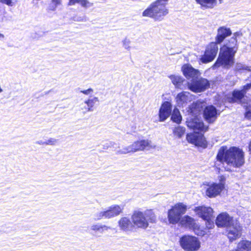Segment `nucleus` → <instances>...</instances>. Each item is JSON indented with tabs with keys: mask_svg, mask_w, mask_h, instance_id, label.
<instances>
[{
	"mask_svg": "<svg viewBox=\"0 0 251 251\" xmlns=\"http://www.w3.org/2000/svg\"><path fill=\"white\" fill-rule=\"evenodd\" d=\"M246 92L241 90H234L231 94L227 95L226 99L229 103H241L245 97Z\"/></svg>",
	"mask_w": 251,
	"mask_h": 251,
	"instance_id": "nucleus-17",
	"label": "nucleus"
},
{
	"mask_svg": "<svg viewBox=\"0 0 251 251\" xmlns=\"http://www.w3.org/2000/svg\"><path fill=\"white\" fill-rule=\"evenodd\" d=\"M52 2H53L55 6H57V5H59L61 3V0H51Z\"/></svg>",
	"mask_w": 251,
	"mask_h": 251,
	"instance_id": "nucleus-38",
	"label": "nucleus"
},
{
	"mask_svg": "<svg viewBox=\"0 0 251 251\" xmlns=\"http://www.w3.org/2000/svg\"><path fill=\"white\" fill-rule=\"evenodd\" d=\"M222 3V0H219ZM196 2L201 5L202 9L212 8L217 2V0H196Z\"/></svg>",
	"mask_w": 251,
	"mask_h": 251,
	"instance_id": "nucleus-22",
	"label": "nucleus"
},
{
	"mask_svg": "<svg viewBox=\"0 0 251 251\" xmlns=\"http://www.w3.org/2000/svg\"><path fill=\"white\" fill-rule=\"evenodd\" d=\"M36 144L39 145H46V142H44L42 140L38 141L36 142Z\"/></svg>",
	"mask_w": 251,
	"mask_h": 251,
	"instance_id": "nucleus-41",
	"label": "nucleus"
},
{
	"mask_svg": "<svg viewBox=\"0 0 251 251\" xmlns=\"http://www.w3.org/2000/svg\"><path fill=\"white\" fill-rule=\"evenodd\" d=\"M99 101V100L98 97H94L93 99H89L88 100H85L84 101V104L87 105V107H86V111H93V106L96 102H98Z\"/></svg>",
	"mask_w": 251,
	"mask_h": 251,
	"instance_id": "nucleus-25",
	"label": "nucleus"
},
{
	"mask_svg": "<svg viewBox=\"0 0 251 251\" xmlns=\"http://www.w3.org/2000/svg\"><path fill=\"white\" fill-rule=\"evenodd\" d=\"M224 189V184L213 183L207 188L206 194L209 198H214L220 194Z\"/></svg>",
	"mask_w": 251,
	"mask_h": 251,
	"instance_id": "nucleus-18",
	"label": "nucleus"
},
{
	"mask_svg": "<svg viewBox=\"0 0 251 251\" xmlns=\"http://www.w3.org/2000/svg\"><path fill=\"white\" fill-rule=\"evenodd\" d=\"M123 47L126 50H129L130 49V47L129 46L130 43V41L129 39L126 38L123 41Z\"/></svg>",
	"mask_w": 251,
	"mask_h": 251,
	"instance_id": "nucleus-33",
	"label": "nucleus"
},
{
	"mask_svg": "<svg viewBox=\"0 0 251 251\" xmlns=\"http://www.w3.org/2000/svg\"><path fill=\"white\" fill-rule=\"evenodd\" d=\"M205 102L203 100H198L193 102L188 107V112L189 118L186 121L187 126L193 129H197L201 132L188 133L186 135V140L188 143L203 149L207 147V142L203 133L208 130V126L204 125L201 119V113L203 110Z\"/></svg>",
	"mask_w": 251,
	"mask_h": 251,
	"instance_id": "nucleus-1",
	"label": "nucleus"
},
{
	"mask_svg": "<svg viewBox=\"0 0 251 251\" xmlns=\"http://www.w3.org/2000/svg\"><path fill=\"white\" fill-rule=\"evenodd\" d=\"M226 170L227 171H230V170H229V169H226Z\"/></svg>",
	"mask_w": 251,
	"mask_h": 251,
	"instance_id": "nucleus-46",
	"label": "nucleus"
},
{
	"mask_svg": "<svg viewBox=\"0 0 251 251\" xmlns=\"http://www.w3.org/2000/svg\"><path fill=\"white\" fill-rule=\"evenodd\" d=\"M218 50V45L211 42L207 47L204 54L201 56V60L202 63H207L213 60Z\"/></svg>",
	"mask_w": 251,
	"mask_h": 251,
	"instance_id": "nucleus-11",
	"label": "nucleus"
},
{
	"mask_svg": "<svg viewBox=\"0 0 251 251\" xmlns=\"http://www.w3.org/2000/svg\"><path fill=\"white\" fill-rule=\"evenodd\" d=\"M234 222L232 217L226 212L219 214L217 217L215 224L218 227H227Z\"/></svg>",
	"mask_w": 251,
	"mask_h": 251,
	"instance_id": "nucleus-12",
	"label": "nucleus"
},
{
	"mask_svg": "<svg viewBox=\"0 0 251 251\" xmlns=\"http://www.w3.org/2000/svg\"><path fill=\"white\" fill-rule=\"evenodd\" d=\"M189 93L188 92H182L178 93L176 96V101L178 104H182L188 100V97Z\"/></svg>",
	"mask_w": 251,
	"mask_h": 251,
	"instance_id": "nucleus-26",
	"label": "nucleus"
},
{
	"mask_svg": "<svg viewBox=\"0 0 251 251\" xmlns=\"http://www.w3.org/2000/svg\"><path fill=\"white\" fill-rule=\"evenodd\" d=\"M122 211V209L119 205L112 206L106 211L98 212L94 215V220L98 221L102 218H111L119 215Z\"/></svg>",
	"mask_w": 251,
	"mask_h": 251,
	"instance_id": "nucleus-10",
	"label": "nucleus"
},
{
	"mask_svg": "<svg viewBox=\"0 0 251 251\" xmlns=\"http://www.w3.org/2000/svg\"><path fill=\"white\" fill-rule=\"evenodd\" d=\"M109 227L105 225H102L100 224H97L93 225L91 226V229L95 231L96 232H98L100 233H102L104 230H107Z\"/></svg>",
	"mask_w": 251,
	"mask_h": 251,
	"instance_id": "nucleus-28",
	"label": "nucleus"
},
{
	"mask_svg": "<svg viewBox=\"0 0 251 251\" xmlns=\"http://www.w3.org/2000/svg\"><path fill=\"white\" fill-rule=\"evenodd\" d=\"M249 149L250 151H251V141L250 142L249 144Z\"/></svg>",
	"mask_w": 251,
	"mask_h": 251,
	"instance_id": "nucleus-44",
	"label": "nucleus"
},
{
	"mask_svg": "<svg viewBox=\"0 0 251 251\" xmlns=\"http://www.w3.org/2000/svg\"><path fill=\"white\" fill-rule=\"evenodd\" d=\"M81 20H82L81 19L77 20V21H81Z\"/></svg>",
	"mask_w": 251,
	"mask_h": 251,
	"instance_id": "nucleus-47",
	"label": "nucleus"
},
{
	"mask_svg": "<svg viewBox=\"0 0 251 251\" xmlns=\"http://www.w3.org/2000/svg\"><path fill=\"white\" fill-rule=\"evenodd\" d=\"M220 112L213 105H211L205 107L203 110V116L205 120L208 123H213L217 119Z\"/></svg>",
	"mask_w": 251,
	"mask_h": 251,
	"instance_id": "nucleus-13",
	"label": "nucleus"
},
{
	"mask_svg": "<svg viewBox=\"0 0 251 251\" xmlns=\"http://www.w3.org/2000/svg\"><path fill=\"white\" fill-rule=\"evenodd\" d=\"M114 145H117V144L113 142L109 141V142H106V143L103 144L102 145V146H103V149H105V150L108 149L109 148L112 147L113 148H115V151H116V152H117L118 150H116L117 148L115 147Z\"/></svg>",
	"mask_w": 251,
	"mask_h": 251,
	"instance_id": "nucleus-31",
	"label": "nucleus"
},
{
	"mask_svg": "<svg viewBox=\"0 0 251 251\" xmlns=\"http://www.w3.org/2000/svg\"><path fill=\"white\" fill-rule=\"evenodd\" d=\"M195 212L203 220L213 218V210L210 207L198 206L195 208Z\"/></svg>",
	"mask_w": 251,
	"mask_h": 251,
	"instance_id": "nucleus-20",
	"label": "nucleus"
},
{
	"mask_svg": "<svg viewBox=\"0 0 251 251\" xmlns=\"http://www.w3.org/2000/svg\"><path fill=\"white\" fill-rule=\"evenodd\" d=\"M181 247L185 251H197L200 247L198 239L192 236H183L180 239Z\"/></svg>",
	"mask_w": 251,
	"mask_h": 251,
	"instance_id": "nucleus-8",
	"label": "nucleus"
},
{
	"mask_svg": "<svg viewBox=\"0 0 251 251\" xmlns=\"http://www.w3.org/2000/svg\"><path fill=\"white\" fill-rule=\"evenodd\" d=\"M185 132V128L181 126H178L173 130L174 134L177 136L178 138H180L184 135Z\"/></svg>",
	"mask_w": 251,
	"mask_h": 251,
	"instance_id": "nucleus-29",
	"label": "nucleus"
},
{
	"mask_svg": "<svg viewBox=\"0 0 251 251\" xmlns=\"http://www.w3.org/2000/svg\"><path fill=\"white\" fill-rule=\"evenodd\" d=\"M182 71L183 75L187 79H191V81L198 78L200 75L199 70L194 68L189 64L184 65L182 67Z\"/></svg>",
	"mask_w": 251,
	"mask_h": 251,
	"instance_id": "nucleus-19",
	"label": "nucleus"
},
{
	"mask_svg": "<svg viewBox=\"0 0 251 251\" xmlns=\"http://www.w3.org/2000/svg\"><path fill=\"white\" fill-rule=\"evenodd\" d=\"M186 209V205L181 202L177 203L172 206L168 211V219L169 223L174 225L180 222L183 226L191 228H196L197 225L193 218L188 215L182 217Z\"/></svg>",
	"mask_w": 251,
	"mask_h": 251,
	"instance_id": "nucleus-4",
	"label": "nucleus"
},
{
	"mask_svg": "<svg viewBox=\"0 0 251 251\" xmlns=\"http://www.w3.org/2000/svg\"><path fill=\"white\" fill-rule=\"evenodd\" d=\"M119 226L121 229L124 231H131L134 226L130 219L127 217L122 218L119 221Z\"/></svg>",
	"mask_w": 251,
	"mask_h": 251,
	"instance_id": "nucleus-21",
	"label": "nucleus"
},
{
	"mask_svg": "<svg viewBox=\"0 0 251 251\" xmlns=\"http://www.w3.org/2000/svg\"><path fill=\"white\" fill-rule=\"evenodd\" d=\"M93 91V90L92 88H89L87 90H81L80 91V92L85 94V95H88L90 94V93Z\"/></svg>",
	"mask_w": 251,
	"mask_h": 251,
	"instance_id": "nucleus-37",
	"label": "nucleus"
},
{
	"mask_svg": "<svg viewBox=\"0 0 251 251\" xmlns=\"http://www.w3.org/2000/svg\"><path fill=\"white\" fill-rule=\"evenodd\" d=\"M0 2L9 6H12L14 4L12 0H0Z\"/></svg>",
	"mask_w": 251,
	"mask_h": 251,
	"instance_id": "nucleus-35",
	"label": "nucleus"
},
{
	"mask_svg": "<svg viewBox=\"0 0 251 251\" xmlns=\"http://www.w3.org/2000/svg\"><path fill=\"white\" fill-rule=\"evenodd\" d=\"M210 86L208 80L206 78H201L200 79L196 78L188 83V87L190 90L195 92H201L205 91Z\"/></svg>",
	"mask_w": 251,
	"mask_h": 251,
	"instance_id": "nucleus-9",
	"label": "nucleus"
},
{
	"mask_svg": "<svg viewBox=\"0 0 251 251\" xmlns=\"http://www.w3.org/2000/svg\"><path fill=\"white\" fill-rule=\"evenodd\" d=\"M242 228L240 224L237 221L233 222V224L227 227V236L230 241L232 242L241 235Z\"/></svg>",
	"mask_w": 251,
	"mask_h": 251,
	"instance_id": "nucleus-14",
	"label": "nucleus"
},
{
	"mask_svg": "<svg viewBox=\"0 0 251 251\" xmlns=\"http://www.w3.org/2000/svg\"><path fill=\"white\" fill-rule=\"evenodd\" d=\"M240 32H236L229 40L226 41L220 49L218 57L213 65V68L221 67L225 69H230L235 63V55L238 50L237 38L242 36Z\"/></svg>",
	"mask_w": 251,
	"mask_h": 251,
	"instance_id": "nucleus-2",
	"label": "nucleus"
},
{
	"mask_svg": "<svg viewBox=\"0 0 251 251\" xmlns=\"http://www.w3.org/2000/svg\"><path fill=\"white\" fill-rule=\"evenodd\" d=\"M225 177H224L223 176H222L220 177L219 183H223L225 184Z\"/></svg>",
	"mask_w": 251,
	"mask_h": 251,
	"instance_id": "nucleus-40",
	"label": "nucleus"
},
{
	"mask_svg": "<svg viewBox=\"0 0 251 251\" xmlns=\"http://www.w3.org/2000/svg\"><path fill=\"white\" fill-rule=\"evenodd\" d=\"M151 142L148 140H142L134 142L132 145L124 148L122 150H119L117 151V154H126L131 152H136L145 149L149 150L151 147Z\"/></svg>",
	"mask_w": 251,
	"mask_h": 251,
	"instance_id": "nucleus-7",
	"label": "nucleus"
},
{
	"mask_svg": "<svg viewBox=\"0 0 251 251\" xmlns=\"http://www.w3.org/2000/svg\"><path fill=\"white\" fill-rule=\"evenodd\" d=\"M86 107H87V105H84V106L81 107V109L82 110H86ZM86 112H87L86 111H84V113H85Z\"/></svg>",
	"mask_w": 251,
	"mask_h": 251,
	"instance_id": "nucleus-42",
	"label": "nucleus"
},
{
	"mask_svg": "<svg viewBox=\"0 0 251 251\" xmlns=\"http://www.w3.org/2000/svg\"><path fill=\"white\" fill-rule=\"evenodd\" d=\"M204 221H206V226L209 229H212L214 226V222L212 221V218H209V219H205Z\"/></svg>",
	"mask_w": 251,
	"mask_h": 251,
	"instance_id": "nucleus-32",
	"label": "nucleus"
},
{
	"mask_svg": "<svg viewBox=\"0 0 251 251\" xmlns=\"http://www.w3.org/2000/svg\"><path fill=\"white\" fill-rule=\"evenodd\" d=\"M231 34L232 31L229 27L226 26H220L217 29V34L214 43L217 45L221 44L226 37L230 36Z\"/></svg>",
	"mask_w": 251,
	"mask_h": 251,
	"instance_id": "nucleus-16",
	"label": "nucleus"
},
{
	"mask_svg": "<svg viewBox=\"0 0 251 251\" xmlns=\"http://www.w3.org/2000/svg\"><path fill=\"white\" fill-rule=\"evenodd\" d=\"M172 112V105L171 103L165 101L162 103L159 110V121H165L170 116Z\"/></svg>",
	"mask_w": 251,
	"mask_h": 251,
	"instance_id": "nucleus-15",
	"label": "nucleus"
},
{
	"mask_svg": "<svg viewBox=\"0 0 251 251\" xmlns=\"http://www.w3.org/2000/svg\"><path fill=\"white\" fill-rule=\"evenodd\" d=\"M245 117L251 118V110H247L245 113Z\"/></svg>",
	"mask_w": 251,
	"mask_h": 251,
	"instance_id": "nucleus-39",
	"label": "nucleus"
},
{
	"mask_svg": "<svg viewBox=\"0 0 251 251\" xmlns=\"http://www.w3.org/2000/svg\"><path fill=\"white\" fill-rule=\"evenodd\" d=\"M251 88V83H248L246 85H244L243 87V89L241 90L242 91H245L246 93L247 91Z\"/></svg>",
	"mask_w": 251,
	"mask_h": 251,
	"instance_id": "nucleus-36",
	"label": "nucleus"
},
{
	"mask_svg": "<svg viewBox=\"0 0 251 251\" xmlns=\"http://www.w3.org/2000/svg\"><path fill=\"white\" fill-rule=\"evenodd\" d=\"M57 140L54 138H50L47 141H46V145H54L57 143Z\"/></svg>",
	"mask_w": 251,
	"mask_h": 251,
	"instance_id": "nucleus-34",
	"label": "nucleus"
},
{
	"mask_svg": "<svg viewBox=\"0 0 251 251\" xmlns=\"http://www.w3.org/2000/svg\"><path fill=\"white\" fill-rule=\"evenodd\" d=\"M169 77L176 88H180L185 81V79L179 75H171Z\"/></svg>",
	"mask_w": 251,
	"mask_h": 251,
	"instance_id": "nucleus-24",
	"label": "nucleus"
},
{
	"mask_svg": "<svg viewBox=\"0 0 251 251\" xmlns=\"http://www.w3.org/2000/svg\"><path fill=\"white\" fill-rule=\"evenodd\" d=\"M171 120L177 124L181 123L182 121V116L180 114L179 109L175 107L172 111L171 114Z\"/></svg>",
	"mask_w": 251,
	"mask_h": 251,
	"instance_id": "nucleus-23",
	"label": "nucleus"
},
{
	"mask_svg": "<svg viewBox=\"0 0 251 251\" xmlns=\"http://www.w3.org/2000/svg\"><path fill=\"white\" fill-rule=\"evenodd\" d=\"M75 3H79L85 8L92 6L93 4L87 0H69L68 5H74Z\"/></svg>",
	"mask_w": 251,
	"mask_h": 251,
	"instance_id": "nucleus-27",
	"label": "nucleus"
},
{
	"mask_svg": "<svg viewBox=\"0 0 251 251\" xmlns=\"http://www.w3.org/2000/svg\"><path fill=\"white\" fill-rule=\"evenodd\" d=\"M155 216L151 210H148L144 214L140 211H135L132 216L134 225L139 227L146 228L149 226V222L154 223Z\"/></svg>",
	"mask_w": 251,
	"mask_h": 251,
	"instance_id": "nucleus-6",
	"label": "nucleus"
},
{
	"mask_svg": "<svg viewBox=\"0 0 251 251\" xmlns=\"http://www.w3.org/2000/svg\"><path fill=\"white\" fill-rule=\"evenodd\" d=\"M4 38V35L0 33V40H2Z\"/></svg>",
	"mask_w": 251,
	"mask_h": 251,
	"instance_id": "nucleus-43",
	"label": "nucleus"
},
{
	"mask_svg": "<svg viewBox=\"0 0 251 251\" xmlns=\"http://www.w3.org/2000/svg\"><path fill=\"white\" fill-rule=\"evenodd\" d=\"M244 152L238 147L226 146L221 147L216 155L217 161L226 162L228 165L239 168L245 163Z\"/></svg>",
	"mask_w": 251,
	"mask_h": 251,
	"instance_id": "nucleus-3",
	"label": "nucleus"
},
{
	"mask_svg": "<svg viewBox=\"0 0 251 251\" xmlns=\"http://www.w3.org/2000/svg\"><path fill=\"white\" fill-rule=\"evenodd\" d=\"M50 92V91H48V92H45V95H47V94H49V93Z\"/></svg>",
	"mask_w": 251,
	"mask_h": 251,
	"instance_id": "nucleus-45",
	"label": "nucleus"
},
{
	"mask_svg": "<svg viewBox=\"0 0 251 251\" xmlns=\"http://www.w3.org/2000/svg\"><path fill=\"white\" fill-rule=\"evenodd\" d=\"M235 70L238 71H241L242 70H247L248 71H251V70L249 69V67L246 66L244 65V64L240 63H238L236 64L235 67Z\"/></svg>",
	"mask_w": 251,
	"mask_h": 251,
	"instance_id": "nucleus-30",
	"label": "nucleus"
},
{
	"mask_svg": "<svg viewBox=\"0 0 251 251\" xmlns=\"http://www.w3.org/2000/svg\"><path fill=\"white\" fill-rule=\"evenodd\" d=\"M168 0H157L143 11L142 16L161 21L168 13V10L166 7V4Z\"/></svg>",
	"mask_w": 251,
	"mask_h": 251,
	"instance_id": "nucleus-5",
	"label": "nucleus"
}]
</instances>
